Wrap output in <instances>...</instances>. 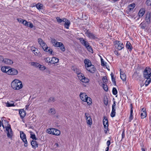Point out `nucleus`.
I'll return each instance as SVG.
<instances>
[{
  "label": "nucleus",
  "mask_w": 151,
  "mask_h": 151,
  "mask_svg": "<svg viewBox=\"0 0 151 151\" xmlns=\"http://www.w3.org/2000/svg\"><path fill=\"white\" fill-rule=\"evenodd\" d=\"M125 133H124V131L123 130L122 132V139L124 138L125 137Z\"/></svg>",
  "instance_id": "59"
},
{
  "label": "nucleus",
  "mask_w": 151,
  "mask_h": 151,
  "mask_svg": "<svg viewBox=\"0 0 151 151\" xmlns=\"http://www.w3.org/2000/svg\"><path fill=\"white\" fill-rule=\"evenodd\" d=\"M54 130V128H49L47 129L46 132L49 134H53Z\"/></svg>",
  "instance_id": "32"
},
{
  "label": "nucleus",
  "mask_w": 151,
  "mask_h": 151,
  "mask_svg": "<svg viewBox=\"0 0 151 151\" xmlns=\"http://www.w3.org/2000/svg\"><path fill=\"white\" fill-rule=\"evenodd\" d=\"M62 42H57V43H56V44L54 46L55 47H59L61 45V43Z\"/></svg>",
  "instance_id": "55"
},
{
  "label": "nucleus",
  "mask_w": 151,
  "mask_h": 151,
  "mask_svg": "<svg viewBox=\"0 0 151 151\" xmlns=\"http://www.w3.org/2000/svg\"><path fill=\"white\" fill-rule=\"evenodd\" d=\"M19 113L21 119H23L26 114L25 111L24 109H22L19 110Z\"/></svg>",
  "instance_id": "19"
},
{
  "label": "nucleus",
  "mask_w": 151,
  "mask_h": 151,
  "mask_svg": "<svg viewBox=\"0 0 151 151\" xmlns=\"http://www.w3.org/2000/svg\"><path fill=\"white\" fill-rule=\"evenodd\" d=\"M102 80L104 83L106 84V83L108 82V80L107 79L106 77V76L103 77L102 78Z\"/></svg>",
  "instance_id": "45"
},
{
  "label": "nucleus",
  "mask_w": 151,
  "mask_h": 151,
  "mask_svg": "<svg viewBox=\"0 0 151 151\" xmlns=\"http://www.w3.org/2000/svg\"><path fill=\"white\" fill-rule=\"evenodd\" d=\"M59 61L58 58L56 57H52L51 58V63L55 64L57 63Z\"/></svg>",
  "instance_id": "25"
},
{
  "label": "nucleus",
  "mask_w": 151,
  "mask_h": 151,
  "mask_svg": "<svg viewBox=\"0 0 151 151\" xmlns=\"http://www.w3.org/2000/svg\"><path fill=\"white\" fill-rule=\"evenodd\" d=\"M103 89H104V90L107 91H108V88L107 85H106V84L103 83Z\"/></svg>",
  "instance_id": "41"
},
{
  "label": "nucleus",
  "mask_w": 151,
  "mask_h": 151,
  "mask_svg": "<svg viewBox=\"0 0 151 151\" xmlns=\"http://www.w3.org/2000/svg\"><path fill=\"white\" fill-rule=\"evenodd\" d=\"M29 23V22H27L26 20H24L22 22V24H23L26 26H28V24Z\"/></svg>",
  "instance_id": "48"
},
{
  "label": "nucleus",
  "mask_w": 151,
  "mask_h": 151,
  "mask_svg": "<svg viewBox=\"0 0 151 151\" xmlns=\"http://www.w3.org/2000/svg\"><path fill=\"white\" fill-rule=\"evenodd\" d=\"M18 21L21 23H22V22L23 21V19H17Z\"/></svg>",
  "instance_id": "58"
},
{
  "label": "nucleus",
  "mask_w": 151,
  "mask_h": 151,
  "mask_svg": "<svg viewBox=\"0 0 151 151\" xmlns=\"http://www.w3.org/2000/svg\"><path fill=\"white\" fill-rule=\"evenodd\" d=\"M141 116L142 119L145 118L147 116L146 112V109L144 108H143L141 111Z\"/></svg>",
  "instance_id": "18"
},
{
  "label": "nucleus",
  "mask_w": 151,
  "mask_h": 151,
  "mask_svg": "<svg viewBox=\"0 0 151 151\" xmlns=\"http://www.w3.org/2000/svg\"><path fill=\"white\" fill-rule=\"evenodd\" d=\"M51 42L53 46H54L56 44V43L57 42L56 40L54 39H52Z\"/></svg>",
  "instance_id": "51"
},
{
  "label": "nucleus",
  "mask_w": 151,
  "mask_h": 151,
  "mask_svg": "<svg viewBox=\"0 0 151 151\" xmlns=\"http://www.w3.org/2000/svg\"><path fill=\"white\" fill-rule=\"evenodd\" d=\"M79 40L82 44L89 51L91 52V51H93L91 47L90 46L88 42L85 41L82 38H80L79 39Z\"/></svg>",
  "instance_id": "3"
},
{
  "label": "nucleus",
  "mask_w": 151,
  "mask_h": 151,
  "mask_svg": "<svg viewBox=\"0 0 151 151\" xmlns=\"http://www.w3.org/2000/svg\"><path fill=\"white\" fill-rule=\"evenodd\" d=\"M56 19L57 20V22H58L59 24L61 23L62 22L63 23V21L65 20V18H63L62 19H61L60 17H57L56 18Z\"/></svg>",
  "instance_id": "29"
},
{
  "label": "nucleus",
  "mask_w": 151,
  "mask_h": 151,
  "mask_svg": "<svg viewBox=\"0 0 151 151\" xmlns=\"http://www.w3.org/2000/svg\"><path fill=\"white\" fill-rule=\"evenodd\" d=\"M111 79L112 82L113 83L114 85H116V82L115 79V78L114 77V76L113 74L112 73L111 74Z\"/></svg>",
  "instance_id": "36"
},
{
  "label": "nucleus",
  "mask_w": 151,
  "mask_h": 151,
  "mask_svg": "<svg viewBox=\"0 0 151 151\" xmlns=\"http://www.w3.org/2000/svg\"><path fill=\"white\" fill-rule=\"evenodd\" d=\"M4 60V59L3 57L1 55H0V61H2V62H3Z\"/></svg>",
  "instance_id": "62"
},
{
  "label": "nucleus",
  "mask_w": 151,
  "mask_h": 151,
  "mask_svg": "<svg viewBox=\"0 0 151 151\" xmlns=\"http://www.w3.org/2000/svg\"><path fill=\"white\" fill-rule=\"evenodd\" d=\"M84 63L85 64V67L86 68L92 65L91 61L88 59H85L84 60Z\"/></svg>",
  "instance_id": "15"
},
{
  "label": "nucleus",
  "mask_w": 151,
  "mask_h": 151,
  "mask_svg": "<svg viewBox=\"0 0 151 151\" xmlns=\"http://www.w3.org/2000/svg\"><path fill=\"white\" fill-rule=\"evenodd\" d=\"M65 20L63 21V23H63L64 25V27L67 29H68L69 28V27L70 25V21L68 19H67L66 18H65Z\"/></svg>",
  "instance_id": "13"
},
{
  "label": "nucleus",
  "mask_w": 151,
  "mask_h": 151,
  "mask_svg": "<svg viewBox=\"0 0 151 151\" xmlns=\"http://www.w3.org/2000/svg\"><path fill=\"white\" fill-rule=\"evenodd\" d=\"M125 73H124V72L122 71H121V70L120 69V76L121 75L122 76V75L123 74H124Z\"/></svg>",
  "instance_id": "63"
},
{
  "label": "nucleus",
  "mask_w": 151,
  "mask_h": 151,
  "mask_svg": "<svg viewBox=\"0 0 151 151\" xmlns=\"http://www.w3.org/2000/svg\"><path fill=\"white\" fill-rule=\"evenodd\" d=\"M104 127V131L106 134L108 131V127Z\"/></svg>",
  "instance_id": "60"
},
{
  "label": "nucleus",
  "mask_w": 151,
  "mask_h": 151,
  "mask_svg": "<svg viewBox=\"0 0 151 151\" xmlns=\"http://www.w3.org/2000/svg\"><path fill=\"white\" fill-rule=\"evenodd\" d=\"M11 85L13 89L17 90H19L23 86L22 82L17 79H15L12 81Z\"/></svg>",
  "instance_id": "1"
},
{
  "label": "nucleus",
  "mask_w": 151,
  "mask_h": 151,
  "mask_svg": "<svg viewBox=\"0 0 151 151\" xmlns=\"http://www.w3.org/2000/svg\"><path fill=\"white\" fill-rule=\"evenodd\" d=\"M72 69L75 73H76L77 75V76L78 78L79 77L81 78V76L83 75V74L81 73V70L78 68L73 66L72 67Z\"/></svg>",
  "instance_id": "7"
},
{
  "label": "nucleus",
  "mask_w": 151,
  "mask_h": 151,
  "mask_svg": "<svg viewBox=\"0 0 151 151\" xmlns=\"http://www.w3.org/2000/svg\"><path fill=\"white\" fill-rule=\"evenodd\" d=\"M23 141L24 143V145L25 147H27L28 146V144L26 138L22 140Z\"/></svg>",
  "instance_id": "49"
},
{
  "label": "nucleus",
  "mask_w": 151,
  "mask_h": 151,
  "mask_svg": "<svg viewBox=\"0 0 151 151\" xmlns=\"http://www.w3.org/2000/svg\"><path fill=\"white\" fill-rule=\"evenodd\" d=\"M11 67L8 66H3L1 68V71L4 72L6 73L7 74L9 75L8 71L10 70Z\"/></svg>",
  "instance_id": "14"
},
{
  "label": "nucleus",
  "mask_w": 151,
  "mask_h": 151,
  "mask_svg": "<svg viewBox=\"0 0 151 151\" xmlns=\"http://www.w3.org/2000/svg\"><path fill=\"white\" fill-rule=\"evenodd\" d=\"M103 123L104 127H108V120L107 119H104L103 120Z\"/></svg>",
  "instance_id": "31"
},
{
  "label": "nucleus",
  "mask_w": 151,
  "mask_h": 151,
  "mask_svg": "<svg viewBox=\"0 0 151 151\" xmlns=\"http://www.w3.org/2000/svg\"><path fill=\"white\" fill-rule=\"evenodd\" d=\"M36 52H34V54L35 55L38 56L40 57L41 56V54L40 53L39 51L38 50V49L36 50Z\"/></svg>",
  "instance_id": "42"
},
{
  "label": "nucleus",
  "mask_w": 151,
  "mask_h": 151,
  "mask_svg": "<svg viewBox=\"0 0 151 151\" xmlns=\"http://www.w3.org/2000/svg\"><path fill=\"white\" fill-rule=\"evenodd\" d=\"M37 49L35 48V49H33V50H32V51L33 52V53H34V52H35V51H36V50H37Z\"/></svg>",
  "instance_id": "64"
},
{
  "label": "nucleus",
  "mask_w": 151,
  "mask_h": 151,
  "mask_svg": "<svg viewBox=\"0 0 151 151\" xmlns=\"http://www.w3.org/2000/svg\"><path fill=\"white\" fill-rule=\"evenodd\" d=\"M41 70H44L46 69V67L43 65L40 64L38 68Z\"/></svg>",
  "instance_id": "46"
},
{
  "label": "nucleus",
  "mask_w": 151,
  "mask_h": 151,
  "mask_svg": "<svg viewBox=\"0 0 151 151\" xmlns=\"http://www.w3.org/2000/svg\"><path fill=\"white\" fill-rule=\"evenodd\" d=\"M112 93H113V94L114 95H116L117 94V90L116 88H115L114 87L113 88Z\"/></svg>",
  "instance_id": "44"
},
{
  "label": "nucleus",
  "mask_w": 151,
  "mask_h": 151,
  "mask_svg": "<svg viewBox=\"0 0 151 151\" xmlns=\"http://www.w3.org/2000/svg\"><path fill=\"white\" fill-rule=\"evenodd\" d=\"M6 106L8 107L14 106V103L10 104L9 102H7L6 103Z\"/></svg>",
  "instance_id": "43"
},
{
  "label": "nucleus",
  "mask_w": 151,
  "mask_h": 151,
  "mask_svg": "<svg viewBox=\"0 0 151 151\" xmlns=\"http://www.w3.org/2000/svg\"><path fill=\"white\" fill-rule=\"evenodd\" d=\"M126 47L129 51H131L133 48L131 44L129 41H127Z\"/></svg>",
  "instance_id": "22"
},
{
  "label": "nucleus",
  "mask_w": 151,
  "mask_h": 151,
  "mask_svg": "<svg viewBox=\"0 0 151 151\" xmlns=\"http://www.w3.org/2000/svg\"><path fill=\"white\" fill-rule=\"evenodd\" d=\"M49 112L50 113L51 115H54L55 113V110L54 109L51 108L49 111Z\"/></svg>",
  "instance_id": "37"
},
{
  "label": "nucleus",
  "mask_w": 151,
  "mask_h": 151,
  "mask_svg": "<svg viewBox=\"0 0 151 151\" xmlns=\"http://www.w3.org/2000/svg\"><path fill=\"white\" fill-rule=\"evenodd\" d=\"M104 104L106 106H107L108 105V100H107V98H106V99H104Z\"/></svg>",
  "instance_id": "56"
},
{
  "label": "nucleus",
  "mask_w": 151,
  "mask_h": 151,
  "mask_svg": "<svg viewBox=\"0 0 151 151\" xmlns=\"http://www.w3.org/2000/svg\"><path fill=\"white\" fill-rule=\"evenodd\" d=\"M33 25L32 23L29 22V24H28V26H27V27H29L30 28H32L33 27Z\"/></svg>",
  "instance_id": "57"
},
{
  "label": "nucleus",
  "mask_w": 151,
  "mask_h": 151,
  "mask_svg": "<svg viewBox=\"0 0 151 151\" xmlns=\"http://www.w3.org/2000/svg\"><path fill=\"white\" fill-rule=\"evenodd\" d=\"M31 145L33 148L35 149L38 147V144L37 141L35 140H32L31 142Z\"/></svg>",
  "instance_id": "21"
},
{
  "label": "nucleus",
  "mask_w": 151,
  "mask_h": 151,
  "mask_svg": "<svg viewBox=\"0 0 151 151\" xmlns=\"http://www.w3.org/2000/svg\"><path fill=\"white\" fill-rule=\"evenodd\" d=\"M116 105V102L114 101L113 104L112 105V110L110 114L111 116L112 117H114L115 116Z\"/></svg>",
  "instance_id": "8"
},
{
  "label": "nucleus",
  "mask_w": 151,
  "mask_h": 151,
  "mask_svg": "<svg viewBox=\"0 0 151 151\" xmlns=\"http://www.w3.org/2000/svg\"><path fill=\"white\" fill-rule=\"evenodd\" d=\"M101 65L103 66H106V63H104L103 59L102 58L101 59Z\"/></svg>",
  "instance_id": "47"
},
{
  "label": "nucleus",
  "mask_w": 151,
  "mask_h": 151,
  "mask_svg": "<svg viewBox=\"0 0 151 151\" xmlns=\"http://www.w3.org/2000/svg\"><path fill=\"white\" fill-rule=\"evenodd\" d=\"M150 68L147 67L143 71V77L145 78H150L151 76V72Z\"/></svg>",
  "instance_id": "4"
},
{
  "label": "nucleus",
  "mask_w": 151,
  "mask_h": 151,
  "mask_svg": "<svg viewBox=\"0 0 151 151\" xmlns=\"http://www.w3.org/2000/svg\"><path fill=\"white\" fill-rule=\"evenodd\" d=\"M20 133V137L22 140L26 138V135L23 131H21Z\"/></svg>",
  "instance_id": "28"
},
{
  "label": "nucleus",
  "mask_w": 151,
  "mask_h": 151,
  "mask_svg": "<svg viewBox=\"0 0 151 151\" xmlns=\"http://www.w3.org/2000/svg\"><path fill=\"white\" fill-rule=\"evenodd\" d=\"M86 34L89 37L93 39L96 38L95 36L92 33H91L88 30L87 31Z\"/></svg>",
  "instance_id": "20"
},
{
  "label": "nucleus",
  "mask_w": 151,
  "mask_h": 151,
  "mask_svg": "<svg viewBox=\"0 0 151 151\" xmlns=\"http://www.w3.org/2000/svg\"><path fill=\"white\" fill-rule=\"evenodd\" d=\"M38 42L44 50L45 48L47 47V45L45 42L41 38H39L38 40Z\"/></svg>",
  "instance_id": "9"
},
{
  "label": "nucleus",
  "mask_w": 151,
  "mask_h": 151,
  "mask_svg": "<svg viewBox=\"0 0 151 151\" xmlns=\"http://www.w3.org/2000/svg\"><path fill=\"white\" fill-rule=\"evenodd\" d=\"M55 101V98L52 97H50L49 99V100H48V101L49 102H50L52 101L54 102Z\"/></svg>",
  "instance_id": "50"
},
{
  "label": "nucleus",
  "mask_w": 151,
  "mask_h": 151,
  "mask_svg": "<svg viewBox=\"0 0 151 151\" xmlns=\"http://www.w3.org/2000/svg\"><path fill=\"white\" fill-rule=\"evenodd\" d=\"M147 80L145 82V86H147L151 81V78H146Z\"/></svg>",
  "instance_id": "33"
},
{
  "label": "nucleus",
  "mask_w": 151,
  "mask_h": 151,
  "mask_svg": "<svg viewBox=\"0 0 151 151\" xmlns=\"http://www.w3.org/2000/svg\"><path fill=\"white\" fill-rule=\"evenodd\" d=\"M86 70L90 72L93 73L95 71V68L93 65H92L86 68Z\"/></svg>",
  "instance_id": "17"
},
{
  "label": "nucleus",
  "mask_w": 151,
  "mask_h": 151,
  "mask_svg": "<svg viewBox=\"0 0 151 151\" xmlns=\"http://www.w3.org/2000/svg\"><path fill=\"white\" fill-rule=\"evenodd\" d=\"M78 78L82 82L85 83H88L89 81V79L85 77L83 74L81 76V78L79 77Z\"/></svg>",
  "instance_id": "11"
},
{
  "label": "nucleus",
  "mask_w": 151,
  "mask_h": 151,
  "mask_svg": "<svg viewBox=\"0 0 151 151\" xmlns=\"http://www.w3.org/2000/svg\"><path fill=\"white\" fill-rule=\"evenodd\" d=\"M146 3L148 6L151 5V0H147L146 2Z\"/></svg>",
  "instance_id": "53"
},
{
  "label": "nucleus",
  "mask_w": 151,
  "mask_h": 151,
  "mask_svg": "<svg viewBox=\"0 0 151 151\" xmlns=\"http://www.w3.org/2000/svg\"><path fill=\"white\" fill-rule=\"evenodd\" d=\"M44 50L45 52H48L49 53H50V54H52V50L50 48V47H48L47 46V48H45V49H44Z\"/></svg>",
  "instance_id": "26"
},
{
  "label": "nucleus",
  "mask_w": 151,
  "mask_h": 151,
  "mask_svg": "<svg viewBox=\"0 0 151 151\" xmlns=\"http://www.w3.org/2000/svg\"><path fill=\"white\" fill-rule=\"evenodd\" d=\"M81 99L82 101L86 102L88 105H90L92 104L91 99L86 94L84 93H81L80 95Z\"/></svg>",
  "instance_id": "2"
},
{
  "label": "nucleus",
  "mask_w": 151,
  "mask_h": 151,
  "mask_svg": "<svg viewBox=\"0 0 151 151\" xmlns=\"http://www.w3.org/2000/svg\"><path fill=\"white\" fill-rule=\"evenodd\" d=\"M150 13L149 12H148L146 16L145 20L146 21V22L148 24H150Z\"/></svg>",
  "instance_id": "16"
},
{
  "label": "nucleus",
  "mask_w": 151,
  "mask_h": 151,
  "mask_svg": "<svg viewBox=\"0 0 151 151\" xmlns=\"http://www.w3.org/2000/svg\"><path fill=\"white\" fill-rule=\"evenodd\" d=\"M145 12V10L144 9H141L139 11L138 13L139 17H142Z\"/></svg>",
  "instance_id": "24"
},
{
  "label": "nucleus",
  "mask_w": 151,
  "mask_h": 151,
  "mask_svg": "<svg viewBox=\"0 0 151 151\" xmlns=\"http://www.w3.org/2000/svg\"><path fill=\"white\" fill-rule=\"evenodd\" d=\"M31 64L33 66L35 67L39 68L40 64L37 63H35L34 62H32L31 63Z\"/></svg>",
  "instance_id": "34"
},
{
  "label": "nucleus",
  "mask_w": 151,
  "mask_h": 151,
  "mask_svg": "<svg viewBox=\"0 0 151 151\" xmlns=\"http://www.w3.org/2000/svg\"><path fill=\"white\" fill-rule=\"evenodd\" d=\"M6 130L7 131V137L9 138H11L12 136V131L10 124L8 125V126L6 128Z\"/></svg>",
  "instance_id": "6"
},
{
  "label": "nucleus",
  "mask_w": 151,
  "mask_h": 151,
  "mask_svg": "<svg viewBox=\"0 0 151 151\" xmlns=\"http://www.w3.org/2000/svg\"><path fill=\"white\" fill-rule=\"evenodd\" d=\"M131 107V111L130 116L129 118V122H131L132 120L133 119V110H132V104L130 105Z\"/></svg>",
  "instance_id": "27"
},
{
  "label": "nucleus",
  "mask_w": 151,
  "mask_h": 151,
  "mask_svg": "<svg viewBox=\"0 0 151 151\" xmlns=\"http://www.w3.org/2000/svg\"><path fill=\"white\" fill-rule=\"evenodd\" d=\"M37 8L38 9H43V5L41 4H37L36 5Z\"/></svg>",
  "instance_id": "35"
},
{
  "label": "nucleus",
  "mask_w": 151,
  "mask_h": 151,
  "mask_svg": "<svg viewBox=\"0 0 151 151\" xmlns=\"http://www.w3.org/2000/svg\"><path fill=\"white\" fill-rule=\"evenodd\" d=\"M59 47H60L61 50L63 51H64L65 50V48L63 44L62 43H61V45Z\"/></svg>",
  "instance_id": "40"
},
{
  "label": "nucleus",
  "mask_w": 151,
  "mask_h": 151,
  "mask_svg": "<svg viewBox=\"0 0 151 151\" xmlns=\"http://www.w3.org/2000/svg\"><path fill=\"white\" fill-rule=\"evenodd\" d=\"M120 77L122 81H125L126 80L127 77L125 74L122 75V76H120Z\"/></svg>",
  "instance_id": "38"
},
{
  "label": "nucleus",
  "mask_w": 151,
  "mask_h": 151,
  "mask_svg": "<svg viewBox=\"0 0 151 151\" xmlns=\"http://www.w3.org/2000/svg\"><path fill=\"white\" fill-rule=\"evenodd\" d=\"M3 63L6 64L10 65L13 63V61L10 59L5 58L4 59Z\"/></svg>",
  "instance_id": "23"
},
{
  "label": "nucleus",
  "mask_w": 151,
  "mask_h": 151,
  "mask_svg": "<svg viewBox=\"0 0 151 151\" xmlns=\"http://www.w3.org/2000/svg\"><path fill=\"white\" fill-rule=\"evenodd\" d=\"M111 144L110 141V140H109L107 141L106 142V144L107 146V147H109V145Z\"/></svg>",
  "instance_id": "61"
},
{
  "label": "nucleus",
  "mask_w": 151,
  "mask_h": 151,
  "mask_svg": "<svg viewBox=\"0 0 151 151\" xmlns=\"http://www.w3.org/2000/svg\"><path fill=\"white\" fill-rule=\"evenodd\" d=\"M30 137L33 139L37 140V138H36L35 137V134H31Z\"/></svg>",
  "instance_id": "54"
},
{
  "label": "nucleus",
  "mask_w": 151,
  "mask_h": 151,
  "mask_svg": "<svg viewBox=\"0 0 151 151\" xmlns=\"http://www.w3.org/2000/svg\"><path fill=\"white\" fill-rule=\"evenodd\" d=\"M115 47L119 50H121L124 47V45L119 41L116 40L115 41Z\"/></svg>",
  "instance_id": "5"
},
{
  "label": "nucleus",
  "mask_w": 151,
  "mask_h": 151,
  "mask_svg": "<svg viewBox=\"0 0 151 151\" xmlns=\"http://www.w3.org/2000/svg\"><path fill=\"white\" fill-rule=\"evenodd\" d=\"M45 60L47 63H51V58H47L45 59Z\"/></svg>",
  "instance_id": "52"
},
{
  "label": "nucleus",
  "mask_w": 151,
  "mask_h": 151,
  "mask_svg": "<svg viewBox=\"0 0 151 151\" xmlns=\"http://www.w3.org/2000/svg\"><path fill=\"white\" fill-rule=\"evenodd\" d=\"M85 116L86 118L87 123L88 124L91 125L92 124V120L88 113H85Z\"/></svg>",
  "instance_id": "10"
},
{
  "label": "nucleus",
  "mask_w": 151,
  "mask_h": 151,
  "mask_svg": "<svg viewBox=\"0 0 151 151\" xmlns=\"http://www.w3.org/2000/svg\"><path fill=\"white\" fill-rule=\"evenodd\" d=\"M135 6V4L134 3H132L129 5V10L131 11L133 10Z\"/></svg>",
  "instance_id": "39"
},
{
  "label": "nucleus",
  "mask_w": 151,
  "mask_h": 151,
  "mask_svg": "<svg viewBox=\"0 0 151 151\" xmlns=\"http://www.w3.org/2000/svg\"><path fill=\"white\" fill-rule=\"evenodd\" d=\"M60 132L59 130L54 129V130L53 131V134L58 136L60 135Z\"/></svg>",
  "instance_id": "30"
},
{
  "label": "nucleus",
  "mask_w": 151,
  "mask_h": 151,
  "mask_svg": "<svg viewBox=\"0 0 151 151\" xmlns=\"http://www.w3.org/2000/svg\"><path fill=\"white\" fill-rule=\"evenodd\" d=\"M9 75H16L18 74V71L17 70L14 68H11L10 70L8 71Z\"/></svg>",
  "instance_id": "12"
}]
</instances>
